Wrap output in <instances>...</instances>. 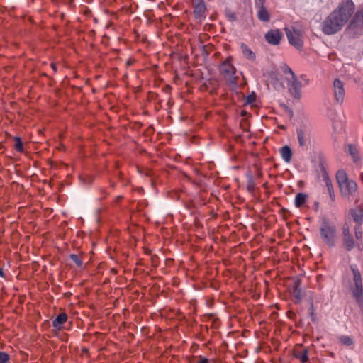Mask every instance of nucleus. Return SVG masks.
Returning a JSON list of instances; mask_svg holds the SVG:
<instances>
[{"mask_svg": "<svg viewBox=\"0 0 363 363\" xmlns=\"http://www.w3.org/2000/svg\"><path fill=\"white\" fill-rule=\"evenodd\" d=\"M355 10L352 0H342L322 23V31L326 35H333L340 31L349 21Z\"/></svg>", "mask_w": 363, "mask_h": 363, "instance_id": "nucleus-1", "label": "nucleus"}, {"mask_svg": "<svg viewBox=\"0 0 363 363\" xmlns=\"http://www.w3.org/2000/svg\"><path fill=\"white\" fill-rule=\"evenodd\" d=\"M335 177L340 193L343 196L348 197L354 194L357 190V184L354 181L348 179L345 171L342 169L338 170Z\"/></svg>", "mask_w": 363, "mask_h": 363, "instance_id": "nucleus-2", "label": "nucleus"}, {"mask_svg": "<svg viewBox=\"0 0 363 363\" xmlns=\"http://www.w3.org/2000/svg\"><path fill=\"white\" fill-rule=\"evenodd\" d=\"M320 235L323 242L328 247H333L336 235V227L328 218H323L320 226Z\"/></svg>", "mask_w": 363, "mask_h": 363, "instance_id": "nucleus-3", "label": "nucleus"}, {"mask_svg": "<svg viewBox=\"0 0 363 363\" xmlns=\"http://www.w3.org/2000/svg\"><path fill=\"white\" fill-rule=\"evenodd\" d=\"M232 57H228L219 66V71L225 81L230 84H236L238 77L236 69L232 65Z\"/></svg>", "mask_w": 363, "mask_h": 363, "instance_id": "nucleus-4", "label": "nucleus"}, {"mask_svg": "<svg viewBox=\"0 0 363 363\" xmlns=\"http://www.w3.org/2000/svg\"><path fill=\"white\" fill-rule=\"evenodd\" d=\"M347 30L353 37L362 34L363 31V8L354 13L347 27Z\"/></svg>", "mask_w": 363, "mask_h": 363, "instance_id": "nucleus-5", "label": "nucleus"}, {"mask_svg": "<svg viewBox=\"0 0 363 363\" xmlns=\"http://www.w3.org/2000/svg\"><path fill=\"white\" fill-rule=\"evenodd\" d=\"M286 34L289 42L298 49L303 47L302 34L301 30L294 29V28H286Z\"/></svg>", "mask_w": 363, "mask_h": 363, "instance_id": "nucleus-6", "label": "nucleus"}, {"mask_svg": "<svg viewBox=\"0 0 363 363\" xmlns=\"http://www.w3.org/2000/svg\"><path fill=\"white\" fill-rule=\"evenodd\" d=\"M342 245L347 251H351L355 246L354 240L350 232L349 226L342 227Z\"/></svg>", "mask_w": 363, "mask_h": 363, "instance_id": "nucleus-7", "label": "nucleus"}, {"mask_svg": "<svg viewBox=\"0 0 363 363\" xmlns=\"http://www.w3.org/2000/svg\"><path fill=\"white\" fill-rule=\"evenodd\" d=\"M333 93L336 102L342 103L345 95V90L344 83L339 79H335L333 82Z\"/></svg>", "mask_w": 363, "mask_h": 363, "instance_id": "nucleus-8", "label": "nucleus"}, {"mask_svg": "<svg viewBox=\"0 0 363 363\" xmlns=\"http://www.w3.org/2000/svg\"><path fill=\"white\" fill-rule=\"evenodd\" d=\"M192 6L194 8V14L196 18L206 16L207 8L204 0H192Z\"/></svg>", "mask_w": 363, "mask_h": 363, "instance_id": "nucleus-9", "label": "nucleus"}, {"mask_svg": "<svg viewBox=\"0 0 363 363\" xmlns=\"http://www.w3.org/2000/svg\"><path fill=\"white\" fill-rule=\"evenodd\" d=\"M282 37L283 34L279 29H272L265 34L267 43L273 45H279Z\"/></svg>", "mask_w": 363, "mask_h": 363, "instance_id": "nucleus-10", "label": "nucleus"}, {"mask_svg": "<svg viewBox=\"0 0 363 363\" xmlns=\"http://www.w3.org/2000/svg\"><path fill=\"white\" fill-rule=\"evenodd\" d=\"M322 173H323V179L325 182L327 191L328 192L330 201L332 203H334L335 201V194L333 183H332V181L330 179L329 175L324 167H322Z\"/></svg>", "mask_w": 363, "mask_h": 363, "instance_id": "nucleus-11", "label": "nucleus"}, {"mask_svg": "<svg viewBox=\"0 0 363 363\" xmlns=\"http://www.w3.org/2000/svg\"><path fill=\"white\" fill-rule=\"evenodd\" d=\"M264 1L259 0L255 4L258 8L257 10V18L259 21L264 22H268L270 20V13L264 5Z\"/></svg>", "mask_w": 363, "mask_h": 363, "instance_id": "nucleus-12", "label": "nucleus"}, {"mask_svg": "<svg viewBox=\"0 0 363 363\" xmlns=\"http://www.w3.org/2000/svg\"><path fill=\"white\" fill-rule=\"evenodd\" d=\"M350 213L356 225L361 226L363 223V205L359 204L350 209Z\"/></svg>", "mask_w": 363, "mask_h": 363, "instance_id": "nucleus-13", "label": "nucleus"}, {"mask_svg": "<svg viewBox=\"0 0 363 363\" xmlns=\"http://www.w3.org/2000/svg\"><path fill=\"white\" fill-rule=\"evenodd\" d=\"M284 72L286 74H289L290 77H287L289 82V86L296 89L298 85V79L294 72L291 69L290 67L286 66L284 68Z\"/></svg>", "mask_w": 363, "mask_h": 363, "instance_id": "nucleus-14", "label": "nucleus"}, {"mask_svg": "<svg viewBox=\"0 0 363 363\" xmlns=\"http://www.w3.org/2000/svg\"><path fill=\"white\" fill-rule=\"evenodd\" d=\"M296 132L300 146H306L307 140L309 139V133H308L307 131L303 128L297 129Z\"/></svg>", "mask_w": 363, "mask_h": 363, "instance_id": "nucleus-15", "label": "nucleus"}, {"mask_svg": "<svg viewBox=\"0 0 363 363\" xmlns=\"http://www.w3.org/2000/svg\"><path fill=\"white\" fill-rule=\"evenodd\" d=\"M351 270L353 274V281H354V286L353 287H363L362 286V281L360 272L359 270L354 266H351Z\"/></svg>", "mask_w": 363, "mask_h": 363, "instance_id": "nucleus-16", "label": "nucleus"}, {"mask_svg": "<svg viewBox=\"0 0 363 363\" xmlns=\"http://www.w3.org/2000/svg\"><path fill=\"white\" fill-rule=\"evenodd\" d=\"M67 320V315L65 313H60L56 318L52 321V326L60 329V326L64 324Z\"/></svg>", "mask_w": 363, "mask_h": 363, "instance_id": "nucleus-17", "label": "nucleus"}, {"mask_svg": "<svg viewBox=\"0 0 363 363\" xmlns=\"http://www.w3.org/2000/svg\"><path fill=\"white\" fill-rule=\"evenodd\" d=\"M280 153L281 155L283 160L285 162H289L291 160L292 151L288 145L282 147L280 149Z\"/></svg>", "mask_w": 363, "mask_h": 363, "instance_id": "nucleus-18", "label": "nucleus"}, {"mask_svg": "<svg viewBox=\"0 0 363 363\" xmlns=\"http://www.w3.org/2000/svg\"><path fill=\"white\" fill-rule=\"evenodd\" d=\"M294 356L298 359L301 362H306L308 358V350L306 349L296 350L294 351Z\"/></svg>", "mask_w": 363, "mask_h": 363, "instance_id": "nucleus-19", "label": "nucleus"}, {"mask_svg": "<svg viewBox=\"0 0 363 363\" xmlns=\"http://www.w3.org/2000/svg\"><path fill=\"white\" fill-rule=\"evenodd\" d=\"M241 49L242 54L245 57L251 60H255V54L248 48V46L246 44L242 43Z\"/></svg>", "mask_w": 363, "mask_h": 363, "instance_id": "nucleus-20", "label": "nucleus"}, {"mask_svg": "<svg viewBox=\"0 0 363 363\" xmlns=\"http://www.w3.org/2000/svg\"><path fill=\"white\" fill-rule=\"evenodd\" d=\"M307 195L303 193H298L295 198V205L298 208H301L306 201Z\"/></svg>", "mask_w": 363, "mask_h": 363, "instance_id": "nucleus-21", "label": "nucleus"}, {"mask_svg": "<svg viewBox=\"0 0 363 363\" xmlns=\"http://www.w3.org/2000/svg\"><path fill=\"white\" fill-rule=\"evenodd\" d=\"M352 295L357 301L360 302L362 301L363 297V287H352Z\"/></svg>", "mask_w": 363, "mask_h": 363, "instance_id": "nucleus-22", "label": "nucleus"}, {"mask_svg": "<svg viewBox=\"0 0 363 363\" xmlns=\"http://www.w3.org/2000/svg\"><path fill=\"white\" fill-rule=\"evenodd\" d=\"M348 150L350 155L352 156L353 160L354 162H357L359 160V154L357 148L354 145H349Z\"/></svg>", "mask_w": 363, "mask_h": 363, "instance_id": "nucleus-23", "label": "nucleus"}, {"mask_svg": "<svg viewBox=\"0 0 363 363\" xmlns=\"http://www.w3.org/2000/svg\"><path fill=\"white\" fill-rule=\"evenodd\" d=\"M339 342L345 346H351L354 344L352 337L347 335H342L339 337Z\"/></svg>", "mask_w": 363, "mask_h": 363, "instance_id": "nucleus-24", "label": "nucleus"}, {"mask_svg": "<svg viewBox=\"0 0 363 363\" xmlns=\"http://www.w3.org/2000/svg\"><path fill=\"white\" fill-rule=\"evenodd\" d=\"M14 140L16 142V143H15L16 150L18 152H22L23 151V143L21 141V138L15 137Z\"/></svg>", "mask_w": 363, "mask_h": 363, "instance_id": "nucleus-25", "label": "nucleus"}, {"mask_svg": "<svg viewBox=\"0 0 363 363\" xmlns=\"http://www.w3.org/2000/svg\"><path fill=\"white\" fill-rule=\"evenodd\" d=\"M70 259L77 264L78 267H82V261L79 255L75 254L70 255Z\"/></svg>", "mask_w": 363, "mask_h": 363, "instance_id": "nucleus-26", "label": "nucleus"}, {"mask_svg": "<svg viewBox=\"0 0 363 363\" xmlns=\"http://www.w3.org/2000/svg\"><path fill=\"white\" fill-rule=\"evenodd\" d=\"M9 359L10 357L7 353L0 351V363H6Z\"/></svg>", "mask_w": 363, "mask_h": 363, "instance_id": "nucleus-27", "label": "nucleus"}, {"mask_svg": "<svg viewBox=\"0 0 363 363\" xmlns=\"http://www.w3.org/2000/svg\"><path fill=\"white\" fill-rule=\"evenodd\" d=\"M355 236L357 240L361 239L362 237V231L359 225H356L355 227Z\"/></svg>", "mask_w": 363, "mask_h": 363, "instance_id": "nucleus-28", "label": "nucleus"}, {"mask_svg": "<svg viewBox=\"0 0 363 363\" xmlns=\"http://www.w3.org/2000/svg\"><path fill=\"white\" fill-rule=\"evenodd\" d=\"M255 94H250L247 97V103L252 104L255 101Z\"/></svg>", "mask_w": 363, "mask_h": 363, "instance_id": "nucleus-29", "label": "nucleus"}, {"mask_svg": "<svg viewBox=\"0 0 363 363\" xmlns=\"http://www.w3.org/2000/svg\"><path fill=\"white\" fill-rule=\"evenodd\" d=\"M197 363H208V359L206 357H199V360Z\"/></svg>", "mask_w": 363, "mask_h": 363, "instance_id": "nucleus-30", "label": "nucleus"}, {"mask_svg": "<svg viewBox=\"0 0 363 363\" xmlns=\"http://www.w3.org/2000/svg\"><path fill=\"white\" fill-rule=\"evenodd\" d=\"M50 67L54 71V72H56L57 71V65L55 63L52 62L50 64Z\"/></svg>", "mask_w": 363, "mask_h": 363, "instance_id": "nucleus-31", "label": "nucleus"}, {"mask_svg": "<svg viewBox=\"0 0 363 363\" xmlns=\"http://www.w3.org/2000/svg\"><path fill=\"white\" fill-rule=\"evenodd\" d=\"M246 114H247V111H242V112H241V115H242V116H245Z\"/></svg>", "mask_w": 363, "mask_h": 363, "instance_id": "nucleus-32", "label": "nucleus"}, {"mask_svg": "<svg viewBox=\"0 0 363 363\" xmlns=\"http://www.w3.org/2000/svg\"><path fill=\"white\" fill-rule=\"evenodd\" d=\"M0 276H4V272L1 269H0Z\"/></svg>", "mask_w": 363, "mask_h": 363, "instance_id": "nucleus-33", "label": "nucleus"}, {"mask_svg": "<svg viewBox=\"0 0 363 363\" xmlns=\"http://www.w3.org/2000/svg\"><path fill=\"white\" fill-rule=\"evenodd\" d=\"M121 199V196H118V197L116 198V201H119Z\"/></svg>", "mask_w": 363, "mask_h": 363, "instance_id": "nucleus-34", "label": "nucleus"}]
</instances>
